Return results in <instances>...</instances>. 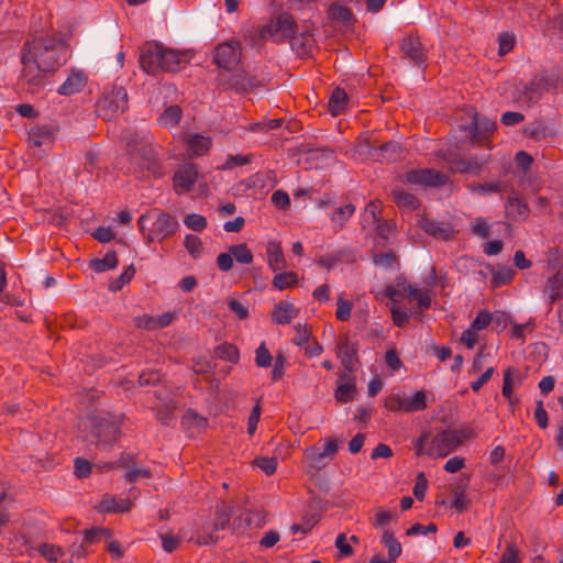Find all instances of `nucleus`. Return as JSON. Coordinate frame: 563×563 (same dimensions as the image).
Masks as SVG:
<instances>
[{
    "label": "nucleus",
    "instance_id": "obj_36",
    "mask_svg": "<svg viewBox=\"0 0 563 563\" xmlns=\"http://www.w3.org/2000/svg\"><path fill=\"white\" fill-rule=\"evenodd\" d=\"M355 206L353 203H346L342 207L336 208L330 219L333 225L340 230L344 227V224L349 221V219L354 214Z\"/></svg>",
    "mask_w": 563,
    "mask_h": 563
},
{
    "label": "nucleus",
    "instance_id": "obj_41",
    "mask_svg": "<svg viewBox=\"0 0 563 563\" xmlns=\"http://www.w3.org/2000/svg\"><path fill=\"white\" fill-rule=\"evenodd\" d=\"M181 119V109L179 106H170L161 114L158 122L164 128H173Z\"/></svg>",
    "mask_w": 563,
    "mask_h": 563
},
{
    "label": "nucleus",
    "instance_id": "obj_43",
    "mask_svg": "<svg viewBox=\"0 0 563 563\" xmlns=\"http://www.w3.org/2000/svg\"><path fill=\"white\" fill-rule=\"evenodd\" d=\"M324 456L317 446H310L305 452V460L310 468L316 471L325 466Z\"/></svg>",
    "mask_w": 563,
    "mask_h": 563
},
{
    "label": "nucleus",
    "instance_id": "obj_64",
    "mask_svg": "<svg viewBox=\"0 0 563 563\" xmlns=\"http://www.w3.org/2000/svg\"><path fill=\"white\" fill-rule=\"evenodd\" d=\"M159 537L162 540L163 549L168 553L175 551L180 543V539L173 533H165L161 534Z\"/></svg>",
    "mask_w": 563,
    "mask_h": 563
},
{
    "label": "nucleus",
    "instance_id": "obj_16",
    "mask_svg": "<svg viewBox=\"0 0 563 563\" xmlns=\"http://www.w3.org/2000/svg\"><path fill=\"white\" fill-rule=\"evenodd\" d=\"M177 313L176 312H164L158 316L142 314L133 319V324L137 329L154 331L158 329L167 328L173 323Z\"/></svg>",
    "mask_w": 563,
    "mask_h": 563
},
{
    "label": "nucleus",
    "instance_id": "obj_7",
    "mask_svg": "<svg viewBox=\"0 0 563 563\" xmlns=\"http://www.w3.org/2000/svg\"><path fill=\"white\" fill-rule=\"evenodd\" d=\"M427 406L428 397L424 390H417L409 395L399 388H394L384 399V408L394 413H413L424 410Z\"/></svg>",
    "mask_w": 563,
    "mask_h": 563
},
{
    "label": "nucleus",
    "instance_id": "obj_33",
    "mask_svg": "<svg viewBox=\"0 0 563 563\" xmlns=\"http://www.w3.org/2000/svg\"><path fill=\"white\" fill-rule=\"evenodd\" d=\"M514 376L519 377V372L516 368H507L504 372V379H503V396L509 401V405L514 407L518 399L514 398Z\"/></svg>",
    "mask_w": 563,
    "mask_h": 563
},
{
    "label": "nucleus",
    "instance_id": "obj_38",
    "mask_svg": "<svg viewBox=\"0 0 563 563\" xmlns=\"http://www.w3.org/2000/svg\"><path fill=\"white\" fill-rule=\"evenodd\" d=\"M216 357L236 364L240 361V352L239 349L231 343L224 342L219 344L214 349Z\"/></svg>",
    "mask_w": 563,
    "mask_h": 563
},
{
    "label": "nucleus",
    "instance_id": "obj_48",
    "mask_svg": "<svg viewBox=\"0 0 563 563\" xmlns=\"http://www.w3.org/2000/svg\"><path fill=\"white\" fill-rule=\"evenodd\" d=\"M184 224L196 232H201L207 228V219L198 213H189L184 218Z\"/></svg>",
    "mask_w": 563,
    "mask_h": 563
},
{
    "label": "nucleus",
    "instance_id": "obj_28",
    "mask_svg": "<svg viewBox=\"0 0 563 563\" xmlns=\"http://www.w3.org/2000/svg\"><path fill=\"white\" fill-rule=\"evenodd\" d=\"M188 152L192 156H202L211 147V139L201 134H192L187 139Z\"/></svg>",
    "mask_w": 563,
    "mask_h": 563
},
{
    "label": "nucleus",
    "instance_id": "obj_45",
    "mask_svg": "<svg viewBox=\"0 0 563 563\" xmlns=\"http://www.w3.org/2000/svg\"><path fill=\"white\" fill-rule=\"evenodd\" d=\"M329 15L332 20L338 21L343 25H347L353 18L351 10L341 4H332L329 8Z\"/></svg>",
    "mask_w": 563,
    "mask_h": 563
},
{
    "label": "nucleus",
    "instance_id": "obj_58",
    "mask_svg": "<svg viewBox=\"0 0 563 563\" xmlns=\"http://www.w3.org/2000/svg\"><path fill=\"white\" fill-rule=\"evenodd\" d=\"M391 319L395 325L399 328H404L409 322V312L405 309H401L398 306L391 305L390 307Z\"/></svg>",
    "mask_w": 563,
    "mask_h": 563
},
{
    "label": "nucleus",
    "instance_id": "obj_62",
    "mask_svg": "<svg viewBox=\"0 0 563 563\" xmlns=\"http://www.w3.org/2000/svg\"><path fill=\"white\" fill-rule=\"evenodd\" d=\"M229 309L236 314L240 320H245L250 316L249 308L241 301L232 298L228 301Z\"/></svg>",
    "mask_w": 563,
    "mask_h": 563
},
{
    "label": "nucleus",
    "instance_id": "obj_5",
    "mask_svg": "<svg viewBox=\"0 0 563 563\" xmlns=\"http://www.w3.org/2000/svg\"><path fill=\"white\" fill-rule=\"evenodd\" d=\"M137 223L147 244L155 241L163 242L174 235L179 228L175 217L157 208L142 214Z\"/></svg>",
    "mask_w": 563,
    "mask_h": 563
},
{
    "label": "nucleus",
    "instance_id": "obj_26",
    "mask_svg": "<svg viewBox=\"0 0 563 563\" xmlns=\"http://www.w3.org/2000/svg\"><path fill=\"white\" fill-rule=\"evenodd\" d=\"M132 507L129 498L106 497L97 506V510L102 514L125 512Z\"/></svg>",
    "mask_w": 563,
    "mask_h": 563
},
{
    "label": "nucleus",
    "instance_id": "obj_49",
    "mask_svg": "<svg viewBox=\"0 0 563 563\" xmlns=\"http://www.w3.org/2000/svg\"><path fill=\"white\" fill-rule=\"evenodd\" d=\"M396 519V516L389 511L385 510L383 508L375 509V516L372 519V525L375 528H384L388 526L391 521Z\"/></svg>",
    "mask_w": 563,
    "mask_h": 563
},
{
    "label": "nucleus",
    "instance_id": "obj_27",
    "mask_svg": "<svg viewBox=\"0 0 563 563\" xmlns=\"http://www.w3.org/2000/svg\"><path fill=\"white\" fill-rule=\"evenodd\" d=\"M291 48L300 56H305L311 53L313 45H314V38L313 34L306 30L301 33H295L294 37L290 41Z\"/></svg>",
    "mask_w": 563,
    "mask_h": 563
},
{
    "label": "nucleus",
    "instance_id": "obj_6",
    "mask_svg": "<svg viewBox=\"0 0 563 563\" xmlns=\"http://www.w3.org/2000/svg\"><path fill=\"white\" fill-rule=\"evenodd\" d=\"M124 416L111 412H99L89 418L91 434L96 444L111 446L121 438Z\"/></svg>",
    "mask_w": 563,
    "mask_h": 563
},
{
    "label": "nucleus",
    "instance_id": "obj_46",
    "mask_svg": "<svg viewBox=\"0 0 563 563\" xmlns=\"http://www.w3.org/2000/svg\"><path fill=\"white\" fill-rule=\"evenodd\" d=\"M187 252L194 257L198 258L201 256L203 247L199 236L194 234H187L184 241Z\"/></svg>",
    "mask_w": 563,
    "mask_h": 563
},
{
    "label": "nucleus",
    "instance_id": "obj_19",
    "mask_svg": "<svg viewBox=\"0 0 563 563\" xmlns=\"http://www.w3.org/2000/svg\"><path fill=\"white\" fill-rule=\"evenodd\" d=\"M299 308L288 300H282L275 305L272 311V321L276 324H288L299 316Z\"/></svg>",
    "mask_w": 563,
    "mask_h": 563
},
{
    "label": "nucleus",
    "instance_id": "obj_2",
    "mask_svg": "<svg viewBox=\"0 0 563 563\" xmlns=\"http://www.w3.org/2000/svg\"><path fill=\"white\" fill-rule=\"evenodd\" d=\"M188 63V55L174 48H167L158 43L148 44L140 56V65L148 75L158 71L174 73L180 70Z\"/></svg>",
    "mask_w": 563,
    "mask_h": 563
},
{
    "label": "nucleus",
    "instance_id": "obj_3",
    "mask_svg": "<svg viewBox=\"0 0 563 563\" xmlns=\"http://www.w3.org/2000/svg\"><path fill=\"white\" fill-rule=\"evenodd\" d=\"M473 435L472 429H448L437 433L428 442V435L423 434L415 443L416 454H427L432 459L445 457Z\"/></svg>",
    "mask_w": 563,
    "mask_h": 563
},
{
    "label": "nucleus",
    "instance_id": "obj_8",
    "mask_svg": "<svg viewBox=\"0 0 563 563\" xmlns=\"http://www.w3.org/2000/svg\"><path fill=\"white\" fill-rule=\"evenodd\" d=\"M128 109V93L122 87H113L97 102V112L110 121Z\"/></svg>",
    "mask_w": 563,
    "mask_h": 563
},
{
    "label": "nucleus",
    "instance_id": "obj_9",
    "mask_svg": "<svg viewBox=\"0 0 563 563\" xmlns=\"http://www.w3.org/2000/svg\"><path fill=\"white\" fill-rule=\"evenodd\" d=\"M242 48L236 40H229L218 44L213 53V63L225 71L238 69L241 63Z\"/></svg>",
    "mask_w": 563,
    "mask_h": 563
},
{
    "label": "nucleus",
    "instance_id": "obj_54",
    "mask_svg": "<svg viewBox=\"0 0 563 563\" xmlns=\"http://www.w3.org/2000/svg\"><path fill=\"white\" fill-rule=\"evenodd\" d=\"M494 320L493 313L487 310H481L476 314L475 319L471 323V328L476 331L486 329Z\"/></svg>",
    "mask_w": 563,
    "mask_h": 563
},
{
    "label": "nucleus",
    "instance_id": "obj_15",
    "mask_svg": "<svg viewBox=\"0 0 563 563\" xmlns=\"http://www.w3.org/2000/svg\"><path fill=\"white\" fill-rule=\"evenodd\" d=\"M488 156L478 157L473 156L471 158L463 157H451L446 158L449 170L452 174H478L483 167L487 164Z\"/></svg>",
    "mask_w": 563,
    "mask_h": 563
},
{
    "label": "nucleus",
    "instance_id": "obj_56",
    "mask_svg": "<svg viewBox=\"0 0 563 563\" xmlns=\"http://www.w3.org/2000/svg\"><path fill=\"white\" fill-rule=\"evenodd\" d=\"M38 551L49 562H56L63 555L59 547L48 543L40 545Z\"/></svg>",
    "mask_w": 563,
    "mask_h": 563
},
{
    "label": "nucleus",
    "instance_id": "obj_59",
    "mask_svg": "<svg viewBox=\"0 0 563 563\" xmlns=\"http://www.w3.org/2000/svg\"><path fill=\"white\" fill-rule=\"evenodd\" d=\"M467 187L472 192H479L483 195L499 192L501 190L500 183L470 184Z\"/></svg>",
    "mask_w": 563,
    "mask_h": 563
},
{
    "label": "nucleus",
    "instance_id": "obj_63",
    "mask_svg": "<svg viewBox=\"0 0 563 563\" xmlns=\"http://www.w3.org/2000/svg\"><path fill=\"white\" fill-rule=\"evenodd\" d=\"M271 199L273 205L280 210H286L290 206V198L286 191L276 190L273 192Z\"/></svg>",
    "mask_w": 563,
    "mask_h": 563
},
{
    "label": "nucleus",
    "instance_id": "obj_47",
    "mask_svg": "<svg viewBox=\"0 0 563 563\" xmlns=\"http://www.w3.org/2000/svg\"><path fill=\"white\" fill-rule=\"evenodd\" d=\"M352 308V301L343 298V296L340 295L336 300V319L340 321H347L351 318Z\"/></svg>",
    "mask_w": 563,
    "mask_h": 563
},
{
    "label": "nucleus",
    "instance_id": "obj_35",
    "mask_svg": "<svg viewBox=\"0 0 563 563\" xmlns=\"http://www.w3.org/2000/svg\"><path fill=\"white\" fill-rule=\"evenodd\" d=\"M506 212L509 217L527 218L529 214L528 203L519 197H510L506 205Z\"/></svg>",
    "mask_w": 563,
    "mask_h": 563
},
{
    "label": "nucleus",
    "instance_id": "obj_30",
    "mask_svg": "<svg viewBox=\"0 0 563 563\" xmlns=\"http://www.w3.org/2000/svg\"><path fill=\"white\" fill-rule=\"evenodd\" d=\"M299 277L298 274L288 271V272H277L275 273L273 279H272V286L274 289L277 290H286L295 287L298 284Z\"/></svg>",
    "mask_w": 563,
    "mask_h": 563
},
{
    "label": "nucleus",
    "instance_id": "obj_11",
    "mask_svg": "<svg viewBox=\"0 0 563 563\" xmlns=\"http://www.w3.org/2000/svg\"><path fill=\"white\" fill-rule=\"evenodd\" d=\"M199 177L200 174L196 164L185 163L179 165L172 178L175 194L181 196L191 191Z\"/></svg>",
    "mask_w": 563,
    "mask_h": 563
},
{
    "label": "nucleus",
    "instance_id": "obj_44",
    "mask_svg": "<svg viewBox=\"0 0 563 563\" xmlns=\"http://www.w3.org/2000/svg\"><path fill=\"white\" fill-rule=\"evenodd\" d=\"M492 285L494 288H498L504 285H508L512 282L515 277V271L509 267H503L496 271H493Z\"/></svg>",
    "mask_w": 563,
    "mask_h": 563
},
{
    "label": "nucleus",
    "instance_id": "obj_55",
    "mask_svg": "<svg viewBox=\"0 0 563 563\" xmlns=\"http://www.w3.org/2000/svg\"><path fill=\"white\" fill-rule=\"evenodd\" d=\"M471 231L473 234L486 239L489 236L490 224L485 218L478 217L472 222Z\"/></svg>",
    "mask_w": 563,
    "mask_h": 563
},
{
    "label": "nucleus",
    "instance_id": "obj_37",
    "mask_svg": "<svg viewBox=\"0 0 563 563\" xmlns=\"http://www.w3.org/2000/svg\"><path fill=\"white\" fill-rule=\"evenodd\" d=\"M393 198L395 203L402 209L416 210L419 207V200L412 194L402 189H396L393 191Z\"/></svg>",
    "mask_w": 563,
    "mask_h": 563
},
{
    "label": "nucleus",
    "instance_id": "obj_29",
    "mask_svg": "<svg viewBox=\"0 0 563 563\" xmlns=\"http://www.w3.org/2000/svg\"><path fill=\"white\" fill-rule=\"evenodd\" d=\"M349 98L344 89L335 88L328 101L329 111L336 117L343 113L347 107Z\"/></svg>",
    "mask_w": 563,
    "mask_h": 563
},
{
    "label": "nucleus",
    "instance_id": "obj_17",
    "mask_svg": "<svg viewBox=\"0 0 563 563\" xmlns=\"http://www.w3.org/2000/svg\"><path fill=\"white\" fill-rule=\"evenodd\" d=\"M357 346L351 343L347 338L340 340L336 345V357L349 373L353 372L358 363Z\"/></svg>",
    "mask_w": 563,
    "mask_h": 563
},
{
    "label": "nucleus",
    "instance_id": "obj_52",
    "mask_svg": "<svg viewBox=\"0 0 563 563\" xmlns=\"http://www.w3.org/2000/svg\"><path fill=\"white\" fill-rule=\"evenodd\" d=\"M135 274V268L130 265L124 272L113 282L110 283L109 288L112 291L120 290L124 285L129 284Z\"/></svg>",
    "mask_w": 563,
    "mask_h": 563
},
{
    "label": "nucleus",
    "instance_id": "obj_61",
    "mask_svg": "<svg viewBox=\"0 0 563 563\" xmlns=\"http://www.w3.org/2000/svg\"><path fill=\"white\" fill-rule=\"evenodd\" d=\"M478 331H476L473 328H468L464 330L461 334L460 342L463 344L466 349L472 350L475 347L476 343L478 342Z\"/></svg>",
    "mask_w": 563,
    "mask_h": 563
},
{
    "label": "nucleus",
    "instance_id": "obj_60",
    "mask_svg": "<svg viewBox=\"0 0 563 563\" xmlns=\"http://www.w3.org/2000/svg\"><path fill=\"white\" fill-rule=\"evenodd\" d=\"M262 413V407L260 401L256 402V405L252 408V411L247 419V433L249 435H253L256 431L257 423L261 419Z\"/></svg>",
    "mask_w": 563,
    "mask_h": 563
},
{
    "label": "nucleus",
    "instance_id": "obj_34",
    "mask_svg": "<svg viewBox=\"0 0 563 563\" xmlns=\"http://www.w3.org/2000/svg\"><path fill=\"white\" fill-rule=\"evenodd\" d=\"M544 292L549 296L551 303L563 297L562 273H556L547 280Z\"/></svg>",
    "mask_w": 563,
    "mask_h": 563
},
{
    "label": "nucleus",
    "instance_id": "obj_23",
    "mask_svg": "<svg viewBox=\"0 0 563 563\" xmlns=\"http://www.w3.org/2000/svg\"><path fill=\"white\" fill-rule=\"evenodd\" d=\"M87 82L85 74L80 70H71L66 80L58 87L57 92L62 96H71L79 92Z\"/></svg>",
    "mask_w": 563,
    "mask_h": 563
},
{
    "label": "nucleus",
    "instance_id": "obj_14",
    "mask_svg": "<svg viewBox=\"0 0 563 563\" xmlns=\"http://www.w3.org/2000/svg\"><path fill=\"white\" fill-rule=\"evenodd\" d=\"M406 181L412 185L421 186H443L449 181V177L434 169H415L406 174Z\"/></svg>",
    "mask_w": 563,
    "mask_h": 563
},
{
    "label": "nucleus",
    "instance_id": "obj_1",
    "mask_svg": "<svg viewBox=\"0 0 563 563\" xmlns=\"http://www.w3.org/2000/svg\"><path fill=\"white\" fill-rule=\"evenodd\" d=\"M22 73L20 84L27 91L37 92L44 85L46 74L55 73L67 62V45L56 34L27 37L21 48Z\"/></svg>",
    "mask_w": 563,
    "mask_h": 563
},
{
    "label": "nucleus",
    "instance_id": "obj_31",
    "mask_svg": "<svg viewBox=\"0 0 563 563\" xmlns=\"http://www.w3.org/2000/svg\"><path fill=\"white\" fill-rule=\"evenodd\" d=\"M54 130L49 125H37L29 132V142L34 146H42L52 142Z\"/></svg>",
    "mask_w": 563,
    "mask_h": 563
},
{
    "label": "nucleus",
    "instance_id": "obj_25",
    "mask_svg": "<svg viewBox=\"0 0 563 563\" xmlns=\"http://www.w3.org/2000/svg\"><path fill=\"white\" fill-rule=\"evenodd\" d=\"M421 228L426 233L441 240H449L453 234V229L449 223L431 219H422Z\"/></svg>",
    "mask_w": 563,
    "mask_h": 563
},
{
    "label": "nucleus",
    "instance_id": "obj_40",
    "mask_svg": "<svg viewBox=\"0 0 563 563\" xmlns=\"http://www.w3.org/2000/svg\"><path fill=\"white\" fill-rule=\"evenodd\" d=\"M382 542L388 550V559L395 563L398 556L401 554V544L395 538L394 533L389 532L388 530L384 531L382 536Z\"/></svg>",
    "mask_w": 563,
    "mask_h": 563
},
{
    "label": "nucleus",
    "instance_id": "obj_18",
    "mask_svg": "<svg viewBox=\"0 0 563 563\" xmlns=\"http://www.w3.org/2000/svg\"><path fill=\"white\" fill-rule=\"evenodd\" d=\"M266 262L268 268L274 273L286 268L287 262L280 242L275 240L267 242Z\"/></svg>",
    "mask_w": 563,
    "mask_h": 563
},
{
    "label": "nucleus",
    "instance_id": "obj_50",
    "mask_svg": "<svg viewBox=\"0 0 563 563\" xmlns=\"http://www.w3.org/2000/svg\"><path fill=\"white\" fill-rule=\"evenodd\" d=\"M272 362L273 356L266 347L265 342H262L255 351V364L258 367L267 368L272 365Z\"/></svg>",
    "mask_w": 563,
    "mask_h": 563
},
{
    "label": "nucleus",
    "instance_id": "obj_12",
    "mask_svg": "<svg viewBox=\"0 0 563 563\" xmlns=\"http://www.w3.org/2000/svg\"><path fill=\"white\" fill-rule=\"evenodd\" d=\"M401 53L417 66H423L428 59L429 49L417 32H410L400 41Z\"/></svg>",
    "mask_w": 563,
    "mask_h": 563
},
{
    "label": "nucleus",
    "instance_id": "obj_20",
    "mask_svg": "<svg viewBox=\"0 0 563 563\" xmlns=\"http://www.w3.org/2000/svg\"><path fill=\"white\" fill-rule=\"evenodd\" d=\"M356 386L355 379L350 373H343L339 376L338 387L334 397L339 402H350L355 398Z\"/></svg>",
    "mask_w": 563,
    "mask_h": 563
},
{
    "label": "nucleus",
    "instance_id": "obj_57",
    "mask_svg": "<svg viewBox=\"0 0 563 563\" xmlns=\"http://www.w3.org/2000/svg\"><path fill=\"white\" fill-rule=\"evenodd\" d=\"M254 465L262 470L266 475H272L276 472L277 461L275 457L262 456L254 460Z\"/></svg>",
    "mask_w": 563,
    "mask_h": 563
},
{
    "label": "nucleus",
    "instance_id": "obj_24",
    "mask_svg": "<svg viewBox=\"0 0 563 563\" xmlns=\"http://www.w3.org/2000/svg\"><path fill=\"white\" fill-rule=\"evenodd\" d=\"M142 165L155 178L162 177V163L153 146L144 145L142 147Z\"/></svg>",
    "mask_w": 563,
    "mask_h": 563
},
{
    "label": "nucleus",
    "instance_id": "obj_4",
    "mask_svg": "<svg viewBox=\"0 0 563 563\" xmlns=\"http://www.w3.org/2000/svg\"><path fill=\"white\" fill-rule=\"evenodd\" d=\"M297 31L298 25L292 15L283 12L275 20H272L271 23L249 30L245 38L253 46L261 44L267 38L275 43H284L286 41L290 42Z\"/></svg>",
    "mask_w": 563,
    "mask_h": 563
},
{
    "label": "nucleus",
    "instance_id": "obj_53",
    "mask_svg": "<svg viewBox=\"0 0 563 563\" xmlns=\"http://www.w3.org/2000/svg\"><path fill=\"white\" fill-rule=\"evenodd\" d=\"M516 43V38L512 33L504 32L498 36V54L504 56L512 51Z\"/></svg>",
    "mask_w": 563,
    "mask_h": 563
},
{
    "label": "nucleus",
    "instance_id": "obj_32",
    "mask_svg": "<svg viewBox=\"0 0 563 563\" xmlns=\"http://www.w3.org/2000/svg\"><path fill=\"white\" fill-rule=\"evenodd\" d=\"M261 517L258 512L245 511L239 518L233 520L232 528L234 531L243 532L247 528L260 527Z\"/></svg>",
    "mask_w": 563,
    "mask_h": 563
},
{
    "label": "nucleus",
    "instance_id": "obj_51",
    "mask_svg": "<svg viewBox=\"0 0 563 563\" xmlns=\"http://www.w3.org/2000/svg\"><path fill=\"white\" fill-rule=\"evenodd\" d=\"M499 563H522L520 551L515 543H508L503 551Z\"/></svg>",
    "mask_w": 563,
    "mask_h": 563
},
{
    "label": "nucleus",
    "instance_id": "obj_42",
    "mask_svg": "<svg viewBox=\"0 0 563 563\" xmlns=\"http://www.w3.org/2000/svg\"><path fill=\"white\" fill-rule=\"evenodd\" d=\"M229 251L233 258H235V261L240 264L249 265L253 262V253L245 243L232 245L230 246Z\"/></svg>",
    "mask_w": 563,
    "mask_h": 563
},
{
    "label": "nucleus",
    "instance_id": "obj_10",
    "mask_svg": "<svg viewBox=\"0 0 563 563\" xmlns=\"http://www.w3.org/2000/svg\"><path fill=\"white\" fill-rule=\"evenodd\" d=\"M231 518V507L221 501L217 505L216 514H214V522L212 525V529L210 527H202L201 530L198 531L197 537L195 539V543L198 545H212L216 544L219 540L213 532H218L220 530H224Z\"/></svg>",
    "mask_w": 563,
    "mask_h": 563
},
{
    "label": "nucleus",
    "instance_id": "obj_39",
    "mask_svg": "<svg viewBox=\"0 0 563 563\" xmlns=\"http://www.w3.org/2000/svg\"><path fill=\"white\" fill-rule=\"evenodd\" d=\"M118 265L117 253L111 251L108 252L102 258H96L90 262V267L96 273H103L109 269H113Z\"/></svg>",
    "mask_w": 563,
    "mask_h": 563
},
{
    "label": "nucleus",
    "instance_id": "obj_22",
    "mask_svg": "<svg viewBox=\"0 0 563 563\" xmlns=\"http://www.w3.org/2000/svg\"><path fill=\"white\" fill-rule=\"evenodd\" d=\"M552 87L545 75H536L528 85L523 86V96L526 101L534 102L542 92L548 91Z\"/></svg>",
    "mask_w": 563,
    "mask_h": 563
},
{
    "label": "nucleus",
    "instance_id": "obj_21",
    "mask_svg": "<svg viewBox=\"0 0 563 563\" xmlns=\"http://www.w3.org/2000/svg\"><path fill=\"white\" fill-rule=\"evenodd\" d=\"M398 286H402L405 291V298L408 301H417L420 311H426L431 307L432 298L431 290L424 289L421 290L417 286L411 284H406L405 282L399 283Z\"/></svg>",
    "mask_w": 563,
    "mask_h": 563
},
{
    "label": "nucleus",
    "instance_id": "obj_13",
    "mask_svg": "<svg viewBox=\"0 0 563 563\" xmlns=\"http://www.w3.org/2000/svg\"><path fill=\"white\" fill-rule=\"evenodd\" d=\"M468 114L471 119L470 124L461 125V128L470 133L473 143L483 144L488 139V135L494 132L496 124L487 119L479 120L474 110H471Z\"/></svg>",
    "mask_w": 563,
    "mask_h": 563
}]
</instances>
